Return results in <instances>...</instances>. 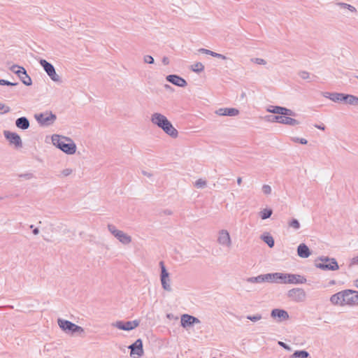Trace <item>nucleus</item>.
<instances>
[{
	"instance_id": "4be33fe9",
	"label": "nucleus",
	"mask_w": 358,
	"mask_h": 358,
	"mask_svg": "<svg viewBox=\"0 0 358 358\" xmlns=\"http://www.w3.org/2000/svg\"><path fill=\"white\" fill-rule=\"evenodd\" d=\"M220 116L234 117L239 114V110L234 108H220L215 111Z\"/></svg>"
},
{
	"instance_id": "6e6d98bb",
	"label": "nucleus",
	"mask_w": 358,
	"mask_h": 358,
	"mask_svg": "<svg viewBox=\"0 0 358 358\" xmlns=\"http://www.w3.org/2000/svg\"><path fill=\"white\" fill-rule=\"evenodd\" d=\"M330 95H332V93H331V92H324V93H323V96L325 98H328L329 99H330V97H331Z\"/></svg>"
},
{
	"instance_id": "4468645a",
	"label": "nucleus",
	"mask_w": 358,
	"mask_h": 358,
	"mask_svg": "<svg viewBox=\"0 0 358 358\" xmlns=\"http://www.w3.org/2000/svg\"><path fill=\"white\" fill-rule=\"evenodd\" d=\"M267 111L274 114L296 116V113L293 110L282 106H271L267 108Z\"/></svg>"
},
{
	"instance_id": "ea45409f",
	"label": "nucleus",
	"mask_w": 358,
	"mask_h": 358,
	"mask_svg": "<svg viewBox=\"0 0 358 358\" xmlns=\"http://www.w3.org/2000/svg\"><path fill=\"white\" fill-rule=\"evenodd\" d=\"M292 141L295 143H299L303 145H306L308 143V141L306 138H299V137H292Z\"/></svg>"
},
{
	"instance_id": "f257e3e1",
	"label": "nucleus",
	"mask_w": 358,
	"mask_h": 358,
	"mask_svg": "<svg viewBox=\"0 0 358 358\" xmlns=\"http://www.w3.org/2000/svg\"><path fill=\"white\" fill-rule=\"evenodd\" d=\"M150 120L152 124L157 125L172 138L178 136V131L165 115L159 113H155L151 115Z\"/></svg>"
},
{
	"instance_id": "6ab92c4d",
	"label": "nucleus",
	"mask_w": 358,
	"mask_h": 358,
	"mask_svg": "<svg viewBox=\"0 0 358 358\" xmlns=\"http://www.w3.org/2000/svg\"><path fill=\"white\" fill-rule=\"evenodd\" d=\"M345 303L348 306L358 305V292L352 289H346Z\"/></svg>"
},
{
	"instance_id": "20e7f679",
	"label": "nucleus",
	"mask_w": 358,
	"mask_h": 358,
	"mask_svg": "<svg viewBox=\"0 0 358 358\" xmlns=\"http://www.w3.org/2000/svg\"><path fill=\"white\" fill-rule=\"evenodd\" d=\"M57 323L59 327L66 333L75 334V333H83L84 329L83 327L66 320L59 318Z\"/></svg>"
},
{
	"instance_id": "13d9d810",
	"label": "nucleus",
	"mask_w": 358,
	"mask_h": 358,
	"mask_svg": "<svg viewBox=\"0 0 358 358\" xmlns=\"http://www.w3.org/2000/svg\"><path fill=\"white\" fill-rule=\"evenodd\" d=\"M38 233H39V230H38V228H35V229H34V230H33V234H34V235H38Z\"/></svg>"
},
{
	"instance_id": "69168bd1",
	"label": "nucleus",
	"mask_w": 358,
	"mask_h": 358,
	"mask_svg": "<svg viewBox=\"0 0 358 358\" xmlns=\"http://www.w3.org/2000/svg\"><path fill=\"white\" fill-rule=\"evenodd\" d=\"M30 227L31 229H33L34 225H33V224H31V225H30V227Z\"/></svg>"
},
{
	"instance_id": "49530a36",
	"label": "nucleus",
	"mask_w": 358,
	"mask_h": 358,
	"mask_svg": "<svg viewBox=\"0 0 358 358\" xmlns=\"http://www.w3.org/2000/svg\"><path fill=\"white\" fill-rule=\"evenodd\" d=\"M278 345L283 348L285 350H287L288 351H291L292 350V348L289 345H288L287 344H286L285 343L282 342V341H278Z\"/></svg>"
},
{
	"instance_id": "a19ab883",
	"label": "nucleus",
	"mask_w": 358,
	"mask_h": 358,
	"mask_svg": "<svg viewBox=\"0 0 358 358\" xmlns=\"http://www.w3.org/2000/svg\"><path fill=\"white\" fill-rule=\"evenodd\" d=\"M251 61L257 64L265 65L266 64V60L262 58H252Z\"/></svg>"
},
{
	"instance_id": "09e8293b",
	"label": "nucleus",
	"mask_w": 358,
	"mask_h": 358,
	"mask_svg": "<svg viewBox=\"0 0 358 358\" xmlns=\"http://www.w3.org/2000/svg\"><path fill=\"white\" fill-rule=\"evenodd\" d=\"M72 169H65L62 171V175L63 176H68L72 173Z\"/></svg>"
},
{
	"instance_id": "864d4df0",
	"label": "nucleus",
	"mask_w": 358,
	"mask_h": 358,
	"mask_svg": "<svg viewBox=\"0 0 358 358\" xmlns=\"http://www.w3.org/2000/svg\"><path fill=\"white\" fill-rule=\"evenodd\" d=\"M162 63H163L164 65H167V64H169V58H168V57H164L162 58Z\"/></svg>"
},
{
	"instance_id": "ddd939ff",
	"label": "nucleus",
	"mask_w": 358,
	"mask_h": 358,
	"mask_svg": "<svg viewBox=\"0 0 358 358\" xmlns=\"http://www.w3.org/2000/svg\"><path fill=\"white\" fill-rule=\"evenodd\" d=\"M3 134L10 145H14L17 148L22 147V139L17 133L4 131Z\"/></svg>"
},
{
	"instance_id": "052dcab7",
	"label": "nucleus",
	"mask_w": 358,
	"mask_h": 358,
	"mask_svg": "<svg viewBox=\"0 0 358 358\" xmlns=\"http://www.w3.org/2000/svg\"><path fill=\"white\" fill-rule=\"evenodd\" d=\"M5 80H6L0 79V85H4V83H6Z\"/></svg>"
},
{
	"instance_id": "a211bd4d",
	"label": "nucleus",
	"mask_w": 358,
	"mask_h": 358,
	"mask_svg": "<svg viewBox=\"0 0 358 358\" xmlns=\"http://www.w3.org/2000/svg\"><path fill=\"white\" fill-rule=\"evenodd\" d=\"M271 316L273 318L277 319L279 322L287 320L289 317L286 310L280 308L273 309L271 313Z\"/></svg>"
},
{
	"instance_id": "f03ea898",
	"label": "nucleus",
	"mask_w": 358,
	"mask_h": 358,
	"mask_svg": "<svg viewBox=\"0 0 358 358\" xmlns=\"http://www.w3.org/2000/svg\"><path fill=\"white\" fill-rule=\"evenodd\" d=\"M52 142L55 146L67 155H73L76 151V145L70 138L53 134Z\"/></svg>"
},
{
	"instance_id": "39448f33",
	"label": "nucleus",
	"mask_w": 358,
	"mask_h": 358,
	"mask_svg": "<svg viewBox=\"0 0 358 358\" xmlns=\"http://www.w3.org/2000/svg\"><path fill=\"white\" fill-rule=\"evenodd\" d=\"M35 118L38 123L42 127H48L54 124L57 120V116L51 111H45L35 115Z\"/></svg>"
},
{
	"instance_id": "4c0bfd02",
	"label": "nucleus",
	"mask_w": 358,
	"mask_h": 358,
	"mask_svg": "<svg viewBox=\"0 0 358 358\" xmlns=\"http://www.w3.org/2000/svg\"><path fill=\"white\" fill-rule=\"evenodd\" d=\"M338 5L341 8L348 9L351 12H356V8L354 6H351L350 4H348V3H339Z\"/></svg>"
},
{
	"instance_id": "79ce46f5",
	"label": "nucleus",
	"mask_w": 358,
	"mask_h": 358,
	"mask_svg": "<svg viewBox=\"0 0 358 358\" xmlns=\"http://www.w3.org/2000/svg\"><path fill=\"white\" fill-rule=\"evenodd\" d=\"M271 187L270 185H264L262 186V192H264V194H265L266 195H268L271 193Z\"/></svg>"
},
{
	"instance_id": "e2e57ef3",
	"label": "nucleus",
	"mask_w": 358,
	"mask_h": 358,
	"mask_svg": "<svg viewBox=\"0 0 358 358\" xmlns=\"http://www.w3.org/2000/svg\"><path fill=\"white\" fill-rule=\"evenodd\" d=\"M164 87H165L166 89H171V87L169 85H165Z\"/></svg>"
},
{
	"instance_id": "cd10ccee",
	"label": "nucleus",
	"mask_w": 358,
	"mask_h": 358,
	"mask_svg": "<svg viewBox=\"0 0 358 358\" xmlns=\"http://www.w3.org/2000/svg\"><path fill=\"white\" fill-rule=\"evenodd\" d=\"M310 354L306 350H296L290 358H308Z\"/></svg>"
},
{
	"instance_id": "58836bf2",
	"label": "nucleus",
	"mask_w": 358,
	"mask_h": 358,
	"mask_svg": "<svg viewBox=\"0 0 358 358\" xmlns=\"http://www.w3.org/2000/svg\"><path fill=\"white\" fill-rule=\"evenodd\" d=\"M331 97H330V100L334 101V102H339L340 101V97L341 96V93H337L334 92L332 93V95H330Z\"/></svg>"
},
{
	"instance_id": "c9c22d12",
	"label": "nucleus",
	"mask_w": 358,
	"mask_h": 358,
	"mask_svg": "<svg viewBox=\"0 0 358 358\" xmlns=\"http://www.w3.org/2000/svg\"><path fill=\"white\" fill-rule=\"evenodd\" d=\"M194 186L199 189L203 188L206 186V181L205 180L200 178L195 182Z\"/></svg>"
},
{
	"instance_id": "f8f14e48",
	"label": "nucleus",
	"mask_w": 358,
	"mask_h": 358,
	"mask_svg": "<svg viewBox=\"0 0 358 358\" xmlns=\"http://www.w3.org/2000/svg\"><path fill=\"white\" fill-rule=\"evenodd\" d=\"M129 348L131 350L130 356L132 357L135 358L136 355L137 358H138L144 354L143 341L141 338L137 339L134 343L130 345Z\"/></svg>"
},
{
	"instance_id": "423d86ee",
	"label": "nucleus",
	"mask_w": 358,
	"mask_h": 358,
	"mask_svg": "<svg viewBox=\"0 0 358 358\" xmlns=\"http://www.w3.org/2000/svg\"><path fill=\"white\" fill-rule=\"evenodd\" d=\"M292 116L289 115H268L266 116V119L268 121L273 122H278L280 124H284L289 126H295L299 124V122L292 117Z\"/></svg>"
},
{
	"instance_id": "603ef678",
	"label": "nucleus",
	"mask_w": 358,
	"mask_h": 358,
	"mask_svg": "<svg viewBox=\"0 0 358 358\" xmlns=\"http://www.w3.org/2000/svg\"><path fill=\"white\" fill-rule=\"evenodd\" d=\"M5 83H4V85H8V86H15L17 85V83H12V82H10L8 80H5Z\"/></svg>"
},
{
	"instance_id": "0eeeda50",
	"label": "nucleus",
	"mask_w": 358,
	"mask_h": 358,
	"mask_svg": "<svg viewBox=\"0 0 358 358\" xmlns=\"http://www.w3.org/2000/svg\"><path fill=\"white\" fill-rule=\"evenodd\" d=\"M108 229L121 243L128 245L131 242V237L124 231L117 229L115 225L108 224Z\"/></svg>"
},
{
	"instance_id": "774afa93",
	"label": "nucleus",
	"mask_w": 358,
	"mask_h": 358,
	"mask_svg": "<svg viewBox=\"0 0 358 358\" xmlns=\"http://www.w3.org/2000/svg\"><path fill=\"white\" fill-rule=\"evenodd\" d=\"M213 358H216V357H213Z\"/></svg>"
},
{
	"instance_id": "5fc2aeb1",
	"label": "nucleus",
	"mask_w": 358,
	"mask_h": 358,
	"mask_svg": "<svg viewBox=\"0 0 358 358\" xmlns=\"http://www.w3.org/2000/svg\"><path fill=\"white\" fill-rule=\"evenodd\" d=\"M315 127H316V128H317L319 129H321V130H324L325 129V126L323 124H315Z\"/></svg>"
},
{
	"instance_id": "37998d69",
	"label": "nucleus",
	"mask_w": 358,
	"mask_h": 358,
	"mask_svg": "<svg viewBox=\"0 0 358 358\" xmlns=\"http://www.w3.org/2000/svg\"><path fill=\"white\" fill-rule=\"evenodd\" d=\"M143 61L145 63L150 64H154L155 62L154 58L151 55L144 56Z\"/></svg>"
},
{
	"instance_id": "c03bdc74",
	"label": "nucleus",
	"mask_w": 358,
	"mask_h": 358,
	"mask_svg": "<svg viewBox=\"0 0 358 358\" xmlns=\"http://www.w3.org/2000/svg\"><path fill=\"white\" fill-rule=\"evenodd\" d=\"M299 76L303 80H307L310 77V73L307 71H302L299 73Z\"/></svg>"
},
{
	"instance_id": "338daca9",
	"label": "nucleus",
	"mask_w": 358,
	"mask_h": 358,
	"mask_svg": "<svg viewBox=\"0 0 358 358\" xmlns=\"http://www.w3.org/2000/svg\"><path fill=\"white\" fill-rule=\"evenodd\" d=\"M2 199H3V197H1V196H0V201H1Z\"/></svg>"
},
{
	"instance_id": "bb28decb",
	"label": "nucleus",
	"mask_w": 358,
	"mask_h": 358,
	"mask_svg": "<svg viewBox=\"0 0 358 358\" xmlns=\"http://www.w3.org/2000/svg\"><path fill=\"white\" fill-rule=\"evenodd\" d=\"M199 51L202 52V53H205L206 55H211V56H213L214 57H217V58H219V59H227L226 56H224V55H222V54H220V53H217V52L211 51L210 50H207V49H204V48H201V49H199Z\"/></svg>"
},
{
	"instance_id": "f704fd0d",
	"label": "nucleus",
	"mask_w": 358,
	"mask_h": 358,
	"mask_svg": "<svg viewBox=\"0 0 358 358\" xmlns=\"http://www.w3.org/2000/svg\"><path fill=\"white\" fill-rule=\"evenodd\" d=\"M289 227L297 230L300 228V223L296 219H292L289 222Z\"/></svg>"
},
{
	"instance_id": "5701e85b",
	"label": "nucleus",
	"mask_w": 358,
	"mask_h": 358,
	"mask_svg": "<svg viewBox=\"0 0 358 358\" xmlns=\"http://www.w3.org/2000/svg\"><path fill=\"white\" fill-rule=\"evenodd\" d=\"M306 282V278L299 274H287V283L289 284H303Z\"/></svg>"
},
{
	"instance_id": "c85d7f7f",
	"label": "nucleus",
	"mask_w": 358,
	"mask_h": 358,
	"mask_svg": "<svg viewBox=\"0 0 358 358\" xmlns=\"http://www.w3.org/2000/svg\"><path fill=\"white\" fill-rule=\"evenodd\" d=\"M262 240L266 243L269 248H273L275 244L273 238L269 234H264L261 236Z\"/></svg>"
},
{
	"instance_id": "9d476101",
	"label": "nucleus",
	"mask_w": 358,
	"mask_h": 358,
	"mask_svg": "<svg viewBox=\"0 0 358 358\" xmlns=\"http://www.w3.org/2000/svg\"><path fill=\"white\" fill-rule=\"evenodd\" d=\"M287 296L296 302H302L305 300L306 294L302 288H293L288 291Z\"/></svg>"
},
{
	"instance_id": "7c9ffc66",
	"label": "nucleus",
	"mask_w": 358,
	"mask_h": 358,
	"mask_svg": "<svg viewBox=\"0 0 358 358\" xmlns=\"http://www.w3.org/2000/svg\"><path fill=\"white\" fill-rule=\"evenodd\" d=\"M273 213V210L271 208H265L259 212V216L262 220L269 218Z\"/></svg>"
},
{
	"instance_id": "f3484780",
	"label": "nucleus",
	"mask_w": 358,
	"mask_h": 358,
	"mask_svg": "<svg viewBox=\"0 0 358 358\" xmlns=\"http://www.w3.org/2000/svg\"><path fill=\"white\" fill-rule=\"evenodd\" d=\"M346 289L333 294L330 297V301L334 305L344 306L345 303Z\"/></svg>"
},
{
	"instance_id": "412c9836",
	"label": "nucleus",
	"mask_w": 358,
	"mask_h": 358,
	"mask_svg": "<svg viewBox=\"0 0 358 358\" xmlns=\"http://www.w3.org/2000/svg\"><path fill=\"white\" fill-rule=\"evenodd\" d=\"M217 242L223 246H231V240L230 238V235L227 230L223 229L220 231Z\"/></svg>"
},
{
	"instance_id": "6e6552de",
	"label": "nucleus",
	"mask_w": 358,
	"mask_h": 358,
	"mask_svg": "<svg viewBox=\"0 0 358 358\" xmlns=\"http://www.w3.org/2000/svg\"><path fill=\"white\" fill-rule=\"evenodd\" d=\"M39 63L52 81L56 83L62 82L60 76L56 73L55 69L51 63L44 59H41Z\"/></svg>"
},
{
	"instance_id": "b1692460",
	"label": "nucleus",
	"mask_w": 358,
	"mask_h": 358,
	"mask_svg": "<svg viewBox=\"0 0 358 358\" xmlns=\"http://www.w3.org/2000/svg\"><path fill=\"white\" fill-rule=\"evenodd\" d=\"M311 252L309 248L305 243H301L297 247V255L301 258H308Z\"/></svg>"
},
{
	"instance_id": "680f3d73",
	"label": "nucleus",
	"mask_w": 358,
	"mask_h": 358,
	"mask_svg": "<svg viewBox=\"0 0 358 358\" xmlns=\"http://www.w3.org/2000/svg\"><path fill=\"white\" fill-rule=\"evenodd\" d=\"M355 285L358 288V279L355 280Z\"/></svg>"
},
{
	"instance_id": "2f4dec72",
	"label": "nucleus",
	"mask_w": 358,
	"mask_h": 358,
	"mask_svg": "<svg viewBox=\"0 0 358 358\" xmlns=\"http://www.w3.org/2000/svg\"><path fill=\"white\" fill-rule=\"evenodd\" d=\"M160 280H161L162 288L164 290L168 291V292H171L172 290L171 285L169 283L170 278H169V279H161Z\"/></svg>"
},
{
	"instance_id": "72a5a7b5",
	"label": "nucleus",
	"mask_w": 358,
	"mask_h": 358,
	"mask_svg": "<svg viewBox=\"0 0 358 358\" xmlns=\"http://www.w3.org/2000/svg\"><path fill=\"white\" fill-rule=\"evenodd\" d=\"M204 69V66L201 62H196L192 66V70L196 73H200Z\"/></svg>"
},
{
	"instance_id": "0e129e2a",
	"label": "nucleus",
	"mask_w": 358,
	"mask_h": 358,
	"mask_svg": "<svg viewBox=\"0 0 358 358\" xmlns=\"http://www.w3.org/2000/svg\"><path fill=\"white\" fill-rule=\"evenodd\" d=\"M329 284L330 285H334L335 284V280H332L329 282Z\"/></svg>"
},
{
	"instance_id": "473e14b6",
	"label": "nucleus",
	"mask_w": 358,
	"mask_h": 358,
	"mask_svg": "<svg viewBox=\"0 0 358 358\" xmlns=\"http://www.w3.org/2000/svg\"><path fill=\"white\" fill-rule=\"evenodd\" d=\"M346 103L352 106H358V97L352 94H349Z\"/></svg>"
},
{
	"instance_id": "1a4fd4ad",
	"label": "nucleus",
	"mask_w": 358,
	"mask_h": 358,
	"mask_svg": "<svg viewBox=\"0 0 358 358\" xmlns=\"http://www.w3.org/2000/svg\"><path fill=\"white\" fill-rule=\"evenodd\" d=\"M11 71H13L16 75H17V76L24 85L27 86H30L32 84L31 79L29 77V76L27 73V71L24 68L17 65H13L11 67Z\"/></svg>"
},
{
	"instance_id": "c756f323",
	"label": "nucleus",
	"mask_w": 358,
	"mask_h": 358,
	"mask_svg": "<svg viewBox=\"0 0 358 358\" xmlns=\"http://www.w3.org/2000/svg\"><path fill=\"white\" fill-rule=\"evenodd\" d=\"M159 266L161 268L160 280L161 279H169V273L167 271L164 262H160Z\"/></svg>"
},
{
	"instance_id": "a18cd8bd",
	"label": "nucleus",
	"mask_w": 358,
	"mask_h": 358,
	"mask_svg": "<svg viewBox=\"0 0 358 358\" xmlns=\"http://www.w3.org/2000/svg\"><path fill=\"white\" fill-rule=\"evenodd\" d=\"M3 110V112L1 113H7L10 111V108L7 106H6L4 103H0V110Z\"/></svg>"
},
{
	"instance_id": "bf43d9fd",
	"label": "nucleus",
	"mask_w": 358,
	"mask_h": 358,
	"mask_svg": "<svg viewBox=\"0 0 358 358\" xmlns=\"http://www.w3.org/2000/svg\"><path fill=\"white\" fill-rule=\"evenodd\" d=\"M241 182H242V178L241 177H238L237 178V183H238V185H241Z\"/></svg>"
},
{
	"instance_id": "8fccbe9b",
	"label": "nucleus",
	"mask_w": 358,
	"mask_h": 358,
	"mask_svg": "<svg viewBox=\"0 0 358 358\" xmlns=\"http://www.w3.org/2000/svg\"><path fill=\"white\" fill-rule=\"evenodd\" d=\"M354 265H358V256L353 257L350 261V266Z\"/></svg>"
},
{
	"instance_id": "aec40b11",
	"label": "nucleus",
	"mask_w": 358,
	"mask_h": 358,
	"mask_svg": "<svg viewBox=\"0 0 358 358\" xmlns=\"http://www.w3.org/2000/svg\"><path fill=\"white\" fill-rule=\"evenodd\" d=\"M166 80L173 85L180 87H184L187 85V81L184 78L175 74L167 76Z\"/></svg>"
},
{
	"instance_id": "4d7b16f0",
	"label": "nucleus",
	"mask_w": 358,
	"mask_h": 358,
	"mask_svg": "<svg viewBox=\"0 0 358 358\" xmlns=\"http://www.w3.org/2000/svg\"><path fill=\"white\" fill-rule=\"evenodd\" d=\"M142 173H143L144 176H148V177H150V176H152V174H151V173H148V172H147V171H142Z\"/></svg>"
},
{
	"instance_id": "2eb2a0df",
	"label": "nucleus",
	"mask_w": 358,
	"mask_h": 358,
	"mask_svg": "<svg viewBox=\"0 0 358 358\" xmlns=\"http://www.w3.org/2000/svg\"><path fill=\"white\" fill-rule=\"evenodd\" d=\"M200 322V320L194 316L188 314H183L181 316L180 324L183 328L186 329Z\"/></svg>"
},
{
	"instance_id": "3c124183",
	"label": "nucleus",
	"mask_w": 358,
	"mask_h": 358,
	"mask_svg": "<svg viewBox=\"0 0 358 358\" xmlns=\"http://www.w3.org/2000/svg\"><path fill=\"white\" fill-rule=\"evenodd\" d=\"M348 96H349V94H345L341 93V96L340 97V99H341L340 101H344L346 103Z\"/></svg>"
},
{
	"instance_id": "7ed1b4c3",
	"label": "nucleus",
	"mask_w": 358,
	"mask_h": 358,
	"mask_svg": "<svg viewBox=\"0 0 358 358\" xmlns=\"http://www.w3.org/2000/svg\"><path fill=\"white\" fill-rule=\"evenodd\" d=\"M315 266L323 271H336L339 268L336 259L324 256L315 260Z\"/></svg>"
},
{
	"instance_id": "e433bc0d",
	"label": "nucleus",
	"mask_w": 358,
	"mask_h": 358,
	"mask_svg": "<svg viewBox=\"0 0 358 358\" xmlns=\"http://www.w3.org/2000/svg\"><path fill=\"white\" fill-rule=\"evenodd\" d=\"M246 318L252 322H257L260 320L262 318V315L260 314H256L255 315H248Z\"/></svg>"
},
{
	"instance_id": "de8ad7c7",
	"label": "nucleus",
	"mask_w": 358,
	"mask_h": 358,
	"mask_svg": "<svg viewBox=\"0 0 358 358\" xmlns=\"http://www.w3.org/2000/svg\"><path fill=\"white\" fill-rule=\"evenodd\" d=\"M33 176H34L33 174L31 173H24V174L19 175V177L23 178H24L26 180H29V179L32 178Z\"/></svg>"
},
{
	"instance_id": "9b49d317",
	"label": "nucleus",
	"mask_w": 358,
	"mask_h": 358,
	"mask_svg": "<svg viewBox=\"0 0 358 358\" xmlns=\"http://www.w3.org/2000/svg\"><path fill=\"white\" fill-rule=\"evenodd\" d=\"M139 321L137 320L133 321H117L113 324V326L124 331H131L136 328L139 325Z\"/></svg>"
},
{
	"instance_id": "393cba45",
	"label": "nucleus",
	"mask_w": 358,
	"mask_h": 358,
	"mask_svg": "<svg viewBox=\"0 0 358 358\" xmlns=\"http://www.w3.org/2000/svg\"><path fill=\"white\" fill-rule=\"evenodd\" d=\"M15 125L17 128L25 130L29 127L30 124L26 117H21L15 120Z\"/></svg>"
},
{
	"instance_id": "a878e982",
	"label": "nucleus",
	"mask_w": 358,
	"mask_h": 358,
	"mask_svg": "<svg viewBox=\"0 0 358 358\" xmlns=\"http://www.w3.org/2000/svg\"><path fill=\"white\" fill-rule=\"evenodd\" d=\"M245 281L248 283L259 284L267 282L266 274L259 275L256 277L248 278Z\"/></svg>"
},
{
	"instance_id": "dca6fc26",
	"label": "nucleus",
	"mask_w": 358,
	"mask_h": 358,
	"mask_svg": "<svg viewBox=\"0 0 358 358\" xmlns=\"http://www.w3.org/2000/svg\"><path fill=\"white\" fill-rule=\"evenodd\" d=\"M287 274L283 273H266L268 282L287 283Z\"/></svg>"
}]
</instances>
